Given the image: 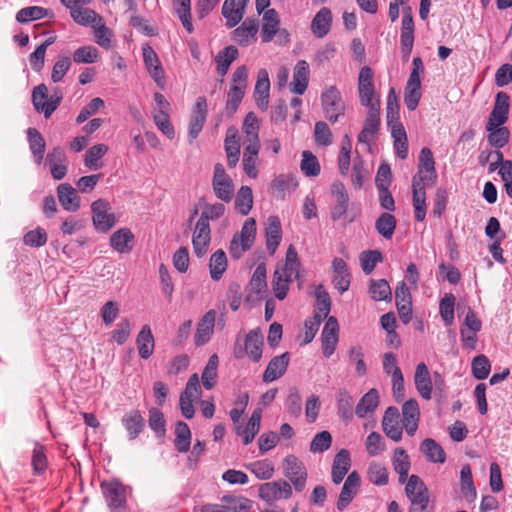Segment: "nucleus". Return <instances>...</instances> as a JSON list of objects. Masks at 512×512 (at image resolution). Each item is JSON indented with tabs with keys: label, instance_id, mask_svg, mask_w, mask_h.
Segmentation results:
<instances>
[{
	"label": "nucleus",
	"instance_id": "55",
	"mask_svg": "<svg viewBox=\"0 0 512 512\" xmlns=\"http://www.w3.org/2000/svg\"><path fill=\"white\" fill-rule=\"evenodd\" d=\"M300 168L301 171L308 177H315L320 173V164L318 159L310 151H303Z\"/></svg>",
	"mask_w": 512,
	"mask_h": 512
},
{
	"label": "nucleus",
	"instance_id": "42",
	"mask_svg": "<svg viewBox=\"0 0 512 512\" xmlns=\"http://www.w3.org/2000/svg\"><path fill=\"white\" fill-rule=\"evenodd\" d=\"M351 465L350 454L347 450H340L334 457L332 465V480H343Z\"/></svg>",
	"mask_w": 512,
	"mask_h": 512
},
{
	"label": "nucleus",
	"instance_id": "54",
	"mask_svg": "<svg viewBox=\"0 0 512 512\" xmlns=\"http://www.w3.org/2000/svg\"><path fill=\"white\" fill-rule=\"evenodd\" d=\"M382 260V253L378 250H367L360 254L361 268L366 275L371 274L376 265Z\"/></svg>",
	"mask_w": 512,
	"mask_h": 512
},
{
	"label": "nucleus",
	"instance_id": "12",
	"mask_svg": "<svg viewBox=\"0 0 512 512\" xmlns=\"http://www.w3.org/2000/svg\"><path fill=\"white\" fill-rule=\"evenodd\" d=\"M142 52H143L144 64L146 66L147 71L149 72V74L153 78V80L156 82V84L161 89H163L165 86V82H166L165 75H164V70L162 68V65L160 63V60H159L156 52L148 44L143 45Z\"/></svg>",
	"mask_w": 512,
	"mask_h": 512
},
{
	"label": "nucleus",
	"instance_id": "46",
	"mask_svg": "<svg viewBox=\"0 0 512 512\" xmlns=\"http://www.w3.org/2000/svg\"><path fill=\"white\" fill-rule=\"evenodd\" d=\"M396 224L397 221L395 216L388 212H384L375 221V229L383 238L391 239L394 234Z\"/></svg>",
	"mask_w": 512,
	"mask_h": 512
},
{
	"label": "nucleus",
	"instance_id": "50",
	"mask_svg": "<svg viewBox=\"0 0 512 512\" xmlns=\"http://www.w3.org/2000/svg\"><path fill=\"white\" fill-rule=\"evenodd\" d=\"M253 206L252 189L249 186H242L236 195L235 208L243 216L247 215Z\"/></svg>",
	"mask_w": 512,
	"mask_h": 512
},
{
	"label": "nucleus",
	"instance_id": "14",
	"mask_svg": "<svg viewBox=\"0 0 512 512\" xmlns=\"http://www.w3.org/2000/svg\"><path fill=\"white\" fill-rule=\"evenodd\" d=\"M367 109L368 112L364 122V127L358 135V141L364 144H369L371 142L377 134L380 126V104L375 103V106Z\"/></svg>",
	"mask_w": 512,
	"mask_h": 512
},
{
	"label": "nucleus",
	"instance_id": "10",
	"mask_svg": "<svg viewBox=\"0 0 512 512\" xmlns=\"http://www.w3.org/2000/svg\"><path fill=\"white\" fill-rule=\"evenodd\" d=\"M207 115L208 106L206 98L200 96L196 99L189 121L188 138L190 143H192L202 131Z\"/></svg>",
	"mask_w": 512,
	"mask_h": 512
},
{
	"label": "nucleus",
	"instance_id": "13",
	"mask_svg": "<svg viewBox=\"0 0 512 512\" xmlns=\"http://www.w3.org/2000/svg\"><path fill=\"white\" fill-rule=\"evenodd\" d=\"M400 414L397 407L390 406L382 418V428L387 437L398 442L402 439L403 424H400Z\"/></svg>",
	"mask_w": 512,
	"mask_h": 512
},
{
	"label": "nucleus",
	"instance_id": "28",
	"mask_svg": "<svg viewBox=\"0 0 512 512\" xmlns=\"http://www.w3.org/2000/svg\"><path fill=\"white\" fill-rule=\"evenodd\" d=\"M134 235L128 228H120L110 237L111 247L119 253H128L133 249Z\"/></svg>",
	"mask_w": 512,
	"mask_h": 512
},
{
	"label": "nucleus",
	"instance_id": "26",
	"mask_svg": "<svg viewBox=\"0 0 512 512\" xmlns=\"http://www.w3.org/2000/svg\"><path fill=\"white\" fill-rule=\"evenodd\" d=\"M121 423L129 435V439L137 438L145 428V420L139 410L133 409L127 412L121 419Z\"/></svg>",
	"mask_w": 512,
	"mask_h": 512
},
{
	"label": "nucleus",
	"instance_id": "49",
	"mask_svg": "<svg viewBox=\"0 0 512 512\" xmlns=\"http://www.w3.org/2000/svg\"><path fill=\"white\" fill-rule=\"evenodd\" d=\"M173 8L177 13L182 25L189 32H193L191 22V0H172Z\"/></svg>",
	"mask_w": 512,
	"mask_h": 512
},
{
	"label": "nucleus",
	"instance_id": "39",
	"mask_svg": "<svg viewBox=\"0 0 512 512\" xmlns=\"http://www.w3.org/2000/svg\"><path fill=\"white\" fill-rule=\"evenodd\" d=\"M486 130L489 132L487 139L491 146L500 149L508 143L510 132L507 127L486 123Z\"/></svg>",
	"mask_w": 512,
	"mask_h": 512
},
{
	"label": "nucleus",
	"instance_id": "41",
	"mask_svg": "<svg viewBox=\"0 0 512 512\" xmlns=\"http://www.w3.org/2000/svg\"><path fill=\"white\" fill-rule=\"evenodd\" d=\"M378 404V391L372 388L366 394H364L358 402L355 409V414L359 418H364L368 413L373 412L377 408Z\"/></svg>",
	"mask_w": 512,
	"mask_h": 512
},
{
	"label": "nucleus",
	"instance_id": "29",
	"mask_svg": "<svg viewBox=\"0 0 512 512\" xmlns=\"http://www.w3.org/2000/svg\"><path fill=\"white\" fill-rule=\"evenodd\" d=\"M265 235L267 250L271 254H274L282 239L281 223L277 216H270L268 218V224L265 228Z\"/></svg>",
	"mask_w": 512,
	"mask_h": 512
},
{
	"label": "nucleus",
	"instance_id": "61",
	"mask_svg": "<svg viewBox=\"0 0 512 512\" xmlns=\"http://www.w3.org/2000/svg\"><path fill=\"white\" fill-rule=\"evenodd\" d=\"M92 28L94 29L96 43L102 48L109 49L111 47L113 32L105 26L103 20L99 21L95 26H92Z\"/></svg>",
	"mask_w": 512,
	"mask_h": 512
},
{
	"label": "nucleus",
	"instance_id": "53",
	"mask_svg": "<svg viewBox=\"0 0 512 512\" xmlns=\"http://www.w3.org/2000/svg\"><path fill=\"white\" fill-rule=\"evenodd\" d=\"M394 470L399 474V480H406L410 469V460L406 451L402 448H397L393 456Z\"/></svg>",
	"mask_w": 512,
	"mask_h": 512
},
{
	"label": "nucleus",
	"instance_id": "56",
	"mask_svg": "<svg viewBox=\"0 0 512 512\" xmlns=\"http://www.w3.org/2000/svg\"><path fill=\"white\" fill-rule=\"evenodd\" d=\"M246 467L259 480H268L274 473V467L268 460L256 461Z\"/></svg>",
	"mask_w": 512,
	"mask_h": 512
},
{
	"label": "nucleus",
	"instance_id": "64",
	"mask_svg": "<svg viewBox=\"0 0 512 512\" xmlns=\"http://www.w3.org/2000/svg\"><path fill=\"white\" fill-rule=\"evenodd\" d=\"M286 409L293 417H299L302 412V398L296 388H291L286 399Z\"/></svg>",
	"mask_w": 512,
	"mask_h": 512
},
{
	"label": "nucleus",
	"instance_id": "38",
	"mask_svg": "<svg viewBox=\"0 0 512 512\" xmlns=\"http://www.w3.org/2000/svg\"><path fill=\"white\" fill-rule=\"evenodd\" d=\"M420 451L426 459L433 463H443L446 459V454L443 448L431 438L423 440L420 445Z\"/></svg>",
	"mask_w": 512,
	"mask_h": 512
},
{
	"label": "nucleus",
	"instance_id": "30",
	"mask_svg": "<svg viewBox=\"0 0 512 512\" xmlns=\"http://www.w3.org/2000/svg\"><path fill=\"white\" fill-rule=\"evenodd\" d=\"M264 24L261 29L263 42H270L279 31L280 19L275 9H267L263 15Z\"/></svg>",
	"mask_w": 512,
	"mask_h": 512
},
{
	"label": "nucleus",
	"instance_id": "36",
	"mask_svg": "<svg viewBox=\"0 0 512 512\" xmlns=\"http://www.w3.org/2000/svg\"><path fill=\"white\" fill-rule=\"evenodd\" d=\"M63 98V94L59 89H55L52 94H50L47 99L41 98L36 100V105H34V109L43 113L45 118L48 119L53 114V112L58 108Z\"/></svg>",
	"mask_w": 512,
	"mask_h": 512
},
{
	"label": "nucleus",
	"instance_id": "4",
	"mask_svg": "<svg viewBox=\"0 0 512 512\" xmlns=\"http://www.w3.org/2000/svg\"><path fill=\"white\" fill-rule=\"evenodd\" d=\"M110 210V203L105 199H98L92 203V221L98 232L106 233L116 224V216Z\"/></svg>",
	"mask_w": 512,
	"mask_h": 512
},
{
	"label": "nucleus",
	"instance_id": "60",
	"mask_svg": "<svg viewBox=\"0 0 512 512\" xmlns=\"http://www.w3.org/2000/svg\"><path fill=\"white\" fill-rule=\"evenodd\" d=\"M471 368L473 376L478 380H483L488 377L491 365L488 358L481 354L473 359Z\"/></svg>",
	"mask_w": 512,
	"mask_h": 512
},
{
	"label": "nucleus",
	"instance_id": "5",
	"mask_svg": "<svg viewBox=\"0 0 512 512\" xmlns=\"http://www.w3.org/2000/svg\"><path fill=\"white\" fill-rule=\"evenodd\" d=\"M263 336L259 330H251L245 337L244 347L238 342L234 347V356L242 359L246 355L254 362H258L262 357Z\"/></svg>",
	"mask_w": 512,
	"mask_h": 512
},
{
	"label": "nucleus",
	"instance_id": "19",
	"mask_svg": "<svg viewBox=\"0 0 512 512\" xmlns=\"http://www.w3.org/2000/svg\"><path fill=\"white\" fill-rule=\"evenodd\" d=\"M405 492L413 506L424 511L430 501V492L425 482H406Z\"/></svg>",
	"mask_w": 512,
	"mask_h": 512
},
{
	"label": "nucleus",
	"instance_id": "3",
	"mask_svg": "<svg viewBox=\"0 0 512 512\" xmlns=\"http://www.w3.org/2000/svg\"><path fill=\"white\" fill-rule=\"evenodd\" d=\"M322 108L326 118L335 123L345 113V103L335 86L328 87L321 96Z\"/></svg>",
	"mask_w": 512,
	"mask_h": 512
},
{
	"label": "nucleus",
	"instance_id": "48",
	"mask_svg": "<svg viewBox=\"0 0 512 512\" xmlns=\"http://www.w3.org/2000/svg\"><path fill=\"white\" fill-rule=\"evenodd\" d=\"M108 146L105 144H96L90 147L85 154V166L90 170H97L102 167L100 159L107 153Z\"/></svg>",
	"mask_w": 512,
	"mask_h": 512
},
{
	"label": "nucleus",
	"instance_id": "1",
	"mask_svg": "<svg viewBox=\"0 0 512 512\" xmlns=\"http://www.w3.org/2000/svg\"><path fill=\"white\" fill-rule=\"evenodd\" d=\"M299 266L298 254L293 245H290L286 252L285 264L277 267L274 272L273 290L277 299L283 300L287 296L290 281L293 277L299 276Z\"/></svg>",
	"mask_w": 512,
	"mask_h": 512
},
{
	"label": "nucleus",
	"instance_id": "15",
	"mask_svg": "<svg viewBox=\"0 0 512 512\" xmlns=\"http://www.w3.org/2000/svg\"><path fill=\"white\" fill-rule=\"evenodd\" d=\"M338 332L339 325L337 319L334 316H330L322 330L321 341H322V351L325 357H330L337 346L338 343Z\"/></svg>",
	"mask_w": 512,
	"mask_h": 512
},
{
	"label": "nucleus",
	"instance_id": "25",
	"mask_svg": "<svg viewBox=\"0 0 512 512\" xmlns=\"http://www.w3.org/2000/svg\"><path fill=\"white\" fill-rule=\"evenodd\" d=\"M289 360L290 355L288 352L272 358L263 374V381L269 383L280 378L286 372Z\"/></svg>",
	"mask_w": 512,
	"mask_h": 512
},
{
	"label": "nucleus",
	"instance_id": "35",
	"mask_svg": "<svg viewBox=\"0 0 512 512\" xmlns=\"http://www.w3.org/2000/svg\"><path fill=\"white\" fill-rule=\"evenodd\" d=\"M262 417L261 409H255L247 423V425L242 428L240 426L236 427V433L243 437V443L248 445L251 443L255 437V435L260 430V422Z\"/></svg>",
	"mask_w": 512,
	"mask_h": 512
},
{
	"label": "nucleus",
	"instance_id": "44",
	"mask_svg": "<svg viewBox=\"0 0 512 512\" xmlns=\"http://www.w3.org/2000/svg\"><path fill=\"white\" fill-rule=\"evenodd\" d=\"M369 293L374 301H391L392 299L390 285L385 279H371L369 283Z\"/></svg>",
	"mask_w": 512,
	"mask_h": 512
},
{
	"label": "nucleus",
	"instance_id": "32",
	"mask_svg": "<svg viewBox=\"0 0 512 512\" xmlns=\"http://www.w3.org/2000/svg\"><path fill=\"white\" fill-rule=\"evenodd\" d=\"M136 344L139 356L142 359H148L153 354L155 341L151 328L148 324L142 326L136 337Z\"/></svg>",
	"mask_w": 512,
	"mask_h": 512
},
{
	"label": "nucleus",
	"instance_id": "37",
	"mask_svg": "<svg viewBox=\"0 0 512 512\" xmlns=\"http://www.w3.org/2000/svg\"><path fill=\"white\" fill-rule=\"evenodd\" d=\"M284 473L289 480H305L307 477L303 462L293 455L286 456L284 460Z\"/></svg>",
	"mask_w": 512,
	"mask_h": 512
},
{
	"label": "nucleus",
	"instance_id": "34",
	"mask_svg": "<svg viewBox=\"0 0 512 512\" xmlns=\"http://www.w3.org/2000/svg\"><path fill=\"white\" fill-rule=\"evenodd\" d=\"M224 145L227 154L228 166L229 168H234L240 157V143L235 129L229 128L227 130Z\"/></svg>",
	"mask_w": 512,
	"mask_h": 512
},
{
	"label": "nucleus",
	"instance_id": "40",
	"mask_svg": "<svg viewBox=\"0 0 512 512\" xmlns=\"http://www.w3.org/2000/svg\"><path fill=\"white\" fill-rule=\"evenodd\" d=\"M174 445L178 452L186 453L191 445V431L189 426L183 421H177L175 424Z\"/></svg>",
	"mask_w": 512,
	"mask_h": 512
},
{
	"label": "nucleus",
	"instance_id": "58",
	"mask_svg": "<svg viewBox=\"0 0 512 512\" xmlns=\"http://www.w3.org/2000/svg\"><path fill=\"white\" fill-rule=\"evenodd\" d=\"M351 140L349 136L344 135L341 143V151L338 157L339 172L346 176L350 166Z\"/></svg>",
	"mask_w": 512,
	"mask_h": 512
},
{
	"label": "nucleus",
	"instance_id": "17",
	"mask_svg": "<svg viewBox=\"0 0 512 512\" xmlns=\"http://www.w3.org/2000/svg\"><path fill=\"white\" fill-rule=\"evenodd\" d=\"M331 192L335 197V204L331 208L330 216L333 221L339 220L347 211L349 206V196L342 182H334L331 186Z\"/></svg>",
	"mask_w": 512,
	"mask_h": 512
},
{
	"label": "nucleus",
	"instance_id": "63",
	"mask_svg": "<svg viewBox=\"0 0 512 512\" xmlns=\"http://www.w3.org/2000/svg\"><path fill=\"white\" fill-rule=\"evenodd\" d=\"M148 424L150 428L158 435L164 436L165 429V419L163 413L158 408H151L149 410V419Z\"/></svg>",
	"mask_w": 512,
	"mask_h": 512
},
{
	"label": "nucleus",
	"instance_id": "52",
	"mask_svg": "<svg viewBox=\"0 0 512 512\" xmlns=\"http://www.w3.org/2000/svg\"><path fill=\"white\" fill-rule=\"evenodd\" d=\"M354 399L345 389H340L337 397L338 414L341 418L349 420L353 417Z\"/></svg>",
	"mask_w": 512,
	"mask_h": 512
},
{
	"label": "nucleus",
	"instance_id": "57",
	"mask_svg": "<svg viewBox=\"0 0 512 512\" xmlns=\"http://www.w3.org/2000/svg\"><path fill=\"white\" fill-rule=\"evenodd\" d=\"M454 306H455V296L453 294H446L440 300V315L442 320L447 326H450L454 322Z\"/></svg>",
	"mask_w": 512,
	"mask_h": 512
},
{
	"label": "nucleus",
	"instance_id": "22",
	"mask_svg": "<svg viewBox=\"0 0 512 512\" xmlns=\"http://www.w3.org/2000/svg\"><path fill=\"white\" fill-rule=\"evenodd\" d=\"M270 80L266 69L258 71L257 81L254 89L256 105L259 109L265 111L269 105Z\"/></svg>",
	"mask_w": 512,
	"mask_h": 512
},
{
	"label": "nucleus",
	"instance_id": "16",
	"mask_svg": "<svg viewBox=\"0 0 512 512\" xmlns=\"http://www.w3.org/2000/svg\"><path fill=\"white\" fill-rule=\"evenodd\" d=\"M249 0H225L222 15L226 19L227 28L235 27L243 18Z\"/></svg>",
	"mask_w": 512,
	"mask_h": 512
},
{
	"label": "nucleus",
	"instance_id": "31",
	"mask_svg": "<svg viewBox=\"0 0 512 512\" xmlns=\"http://www.w3.org/2000/svg\"><path fill=\"white\" fill-rule=\"evenodd\" d=\"M309 65L305 60L297 62L294 73L293 81L291 83V91L297 95H302L308 86Z\"/></svg>",
	"mask_w": 512,
	"mask_h": 512
},
{
	"label": "nucleus",
	"instance_id": "43",
	"mask_svg": "<svg viewBox=\"0 0 512 512\" xmlns=\"http://www.w3.org/2000/svg\"><path fill=\"white\" fill-rule=\"evenodd\" d=\"M72 19L79 25L82 26H95L99 21H102V17L94 10L79 6L76 9L70 11Z\"/></svg>",
	"mask_w": 512,
	"mask_h": 512
},
{
	"label": "nucleus",
	"instance_id": "27",
	"mask_svg": "<svg viewBox=\"0 0 512 512\" xmlns=\"http://www.w3.org/2000/svg\"><path fill=\"white\" fill-rule=\"evenodd\" d=\"M414 382L417 391L422 398L429 400L432 394V381L430 372L425 363H419L416 367Z\"/></svg>",
	"mask_w": 512,
	"mask_h": 512
},
{
	"label": "nucleus",
	"instance_id": "21",
	"mask_svg": "<svg viewBox=\"0 0 512 512\" xmlns=\"http://www.w3.org/2000/svg\"><path fill=\"white\" fill-rule=\"evenodd\" d=\"M402 423L406 433L413 436L417 429L420 419V409L418 402L415 399L406 401L402 406Z\"/></svg>",
	"mask_w": 512,
	"mask_h": 512
},
{
	"label": "nucleus",
	"instance_id": "11",
	"mask_svg": "<svg viewBox=\"0 0 512 512\" xmlns=\"http://www.w3.org/2000/svg\"><path fill=\"white\" fill-rule=\"evenodd\" d=\"M292 495L290 482H265L259 487V496L269 504L288 499Z\"/></svg>",
	"mask_w": 512,
	"mask_h": 512
},
{
	"label": "nucleus",
	"instance_id": "59",
	"mask_svg": "<svg viewBox=\"0 0 512 512\" xmlns=\"http://www.w3.org/2000/svg\"><path fill=\"white\" fill-rule=\"evenodd\" d=\"M348 357L350 363L355 365L357 375L364 376L367 373V366L364 362L363 348L360 345L350 347Z\"/></svg>",
	"mask_w": 512,
	"mask_h": 512
},
{
	"label": "nucleus",
	"instance_id": "24",
	"mask_svg": "<svg viewBox=\"0 0 512 512\" xmlns=\"http://www.w3.org/2000/svg\"><path fill=\"white\" fill-rule=\"evenodd\" d=\"M509 95L500 91L496 95L494 107L489 115L487 123L503 125L508 120L509 115Z\"/></svg>",
	"mask_w": 512,
	"mask_h": 512
},
{
	"label": "nucleus",
	"instance_id": "62",
	"mask_svg": "<svg viewBox=\"0 0 512 512\" xmlns=\"http://www.w3.org/2000/svg\"><path fill=\"white\" fill-rule=\"evenodd\" d=\"M266 273V266L263 263L259 264L254 270L250 280V286L257 294L264 292L267 288Z\"/></svg>",
	"mask_w": 512,
	"mask_h": 512
},
{
	"label": "nucleus",
	"instance_id": "9",
	"mask_svg": "<svg viewBox=\"0 0 512 512\" xmlns=\"http://www.w3.org/2000/svg\"><path fill=\"white\" fill-rule=\"evenodd\" d=\"M44 166L49 168L55 180L63 179L68 171V160L64 150L56 146L45 157Z\"/></svg>",
	"mask_w": 512,
	"mask_h": 512
},
{
	"label": "nucleus",
	"instance_id": "20",
	"mask_svg": "<svg viewBox=\"0 0 512 512\" xmlns=\"http://www.w3.org/2000/svg\"><path fill=\"white\" fill-rule=\"evenodd\" d=\"M216 321V311L211 309L207 311L199 321L194 336L196 346H203L213 335Z\"/></svg>",
	"mask_w": 512,
	"mask_h": 512
},
{
	"label": "nucleus",
	"instance_id": "8",
	"mask_svg": "<svg viewBox=\"0 0 512 512\" xmlns=\"http://www.w3.org/2000/svg\"><path fill=\"white\" fill-rule=\"evenodd\" d=\"M101 489L113 512H120L125 507L126 489L122 482H101Z\"/></svg>",
	"mask_w": 512,
	"mask_h": 512
},
{
	"label": "nucleus",
	"instance_id": "51",
	"mask_svg": "<svg viewBox=\"0 0 512 512\" xmlns=\"http://www.w3.org/2000/svg\"><path fill=\"white\" fill-rule=\"evenodd\" d=\"M412 200L414 215L417 221H423L426 217V192L425 189L418 188V185H412Z\"/></svg>",
	"mask_w": 512,
	"mask_h": 512
},
{
	"label": "nucleus",
	"instance_id": "18",
	"mask_svg": "<svg viewBox=\"0 0 512 512\" xmlns=\"http://www.w3.org/2000/svg\"><path fill=\"white\" fill-rule=\"evenodd\" d=\"M211 230L209 222H203L198 219L193 233V250L197 257H203L207 252L210 243Z\"/></svg>",
	"mask_w": 512,
	"mask_h": 512
},
{
	"label": "nucleus",
	"instance_id": "45",
	"mask_svg": "<svg viewBox=\"0 0 512 512\" xmlns=\"http://www.w3.org/2000/svg\"><path fill=\"white\" fill-rule=\"evenodd\" d=\"M238 49L235 46H228L221 50L215 58L217 63V72L224 76L228 72L231 63L238 57Z\"/></svg>",
	"mask_w": 512,
	"mask_h": 512
},
{
	"label": "nucleus",
	"instance_id": "7",
	"mask_svg": "<svg viewBox=\"0 0 512 512\" xmlns=\"http://www.w3.org/2000/svg\"><path fill=\"white\" fill-rule=\"evenodd\" d=\"M212 186L218 199L224 202L231 201L234 191L233 182L227 175L224 166L220 163L214 166Z\"/></svg>",
	"mask_w": 512,
	"mask_h": 512
},
{
	"label": "nucleus",
	"instance_id": "33",
	"mask_svg": "<svg viewBox=\"0 0 512 512\" xmlns=\"http://www.w3.org/2000/svg\"><path fill=\"white\" fill-rule=\"evenodd\" d=\"M332 13L329 8H321L314 16L311 23V30L318 38L326 36L331 27Z\"/></svg>",
	"mask_w": 512,
	"mask_h": 512
},
{
	"label": "nucleus",
	"instance_id": "23",
	"mask_svg": "<svg viewBox=\"0 0 512 512\" xmlns=\"http://www.w3.org/2000/svg\"><path fill=\"white\" fill-rule=\"evenodd\" d=\"M57 196L59 203L64 210L76 212L80 208V197L76 189L68 183H62L57 187Z\"/></svg>",
	"mask_w": 512,
	"mask_h": 512
},
{
	"label": "nucleus",
	"instance_id": "2",
	"mask_svg": "<svg viewBox=\"0 0 512 512\" xmlns=\"http://www.w3.org/2000/svg\"><path fill=\"white\" fill-rule=\"evenodd\" d=\"M256 236V221L254 218L245 220L241 232L236 233L230 243L229 252L232 257L238 259L253 245Z\"/></svg>",
	"mask_w": 512,
	"mask_h": 512
},
{
	"label": "nucleus",
	"instance_id": "47",
	"mask_svg": "<svg viewBox=\"0 0 512 512\" xmlns=\"http://www.w3.org/2000/svg\"><path fill=\"white\" fill-rule=\"evenodd\" d=\"M210 275L213 280H220L227 268V257L223 250L215 251L210 258Z\"/></svg>",
	"mask_w": 512,
	"mask_h": 512
},
{
	"label": "nucleus",
	"instance_id": "6",
	"mask_svg": "<svg viewBox=\"0 0 512 512\" xmlns=\"http://www.w3.org/2000/svg\"><path fill=\"white\" fill-rule=\"evenodd\" d=\"M358 93L362 106L369 108L380 104L379 98L375 97L373 71L370 67L364 66L360 69L358 76Z\"/></svg>",
	"mask_w": 512,
	"mask_h": 512
}]
</instances>
